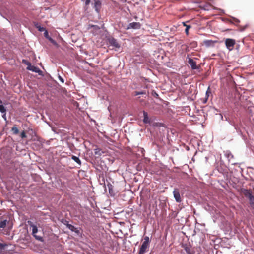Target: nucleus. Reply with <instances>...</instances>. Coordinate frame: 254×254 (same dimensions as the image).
Returning <instances> with one entry per match:
<instances>
[{
    "mask_svg": "<svg viewBox=\"0 0 254 254\" xmlns=\"http://www.w3.org/2000/svg\"><path fill=\"white\" fill-rule=\"evenodd\" d=\"M143 241L141 244L139 250L138 251V254H144L149 250L150 246V241L148 236H145L143 239Z\"/></svg>",
    "mask_w": 254,
    "mask_h": 254,
    "instance_id": "nucleus-1",
    "label": "nucleus"
},
{
    "mask_svg": "<svg viewBox=\"0 0 254 254\" xmlns=\"http://www.w3.org/2000/svg\"><path fill=\"white\" fill-rule=\"evenodd\" d=\"M225 44L227 48L229 51H232L236 44V41L234 39L227 38L225 40Z\"/></svg>",
    "mask_w": 254,
    "mask_h": 254,
    "instance_id": "nucleus-2",
    "label": "nucleus"
},
{
    "mask_svg": "<svg viewBox=\"0 0 254 254\" xmlns=\"http://www.w3.org/2000/svg\"><path fill=\"white\" fill-rule=\"evenodd\" d=\"M244 194L249 199L250 205L254 204V196L252 194L251 190H246Z\"/></svg>",
    "mask_w": 254,
    "mask_h": 254,
    "instance_id": "nucleus-3",
    "label": "nucleus"
},
{
    "mask_svg": "<svg viewBox=\"0 0 254 254\" xmlns=\"http://www.w3.org/2000/svg\"><path fill=\"white\" fill-rule=\"evenodd\" d=\"M38 228L37 226L35 225V226L32 227V235L33 237L37 240L40 242H43L44 239L42 236H38L36 235V233L38 232Z\"/></svg>",
    "mask_w": 254,
    "mask_h": 254,
    "instance_id": "nucleus-4",
    "label": "nucleus"
},
{
    "mask_svg": "<svg viewBox=\"0 0 254 254\" xmlns=\"http://www.w3.org/2000/svg\"><path fill=\"white\" fill-rule=\"evenodd\" d=\"M173 195L174 198L177 202H181L182 201L181 196L180 194L179 190L178 189L175 188L173 191Z\"/></svg>",
    "mask_w": 254,
    "mask_h": 254,
    "instance_id": "nucleus-5",
    "label": "nucleus"
},
{
    "mask_svg": "<svg viewBox=\"0 0 254 254\" xmlns=\"http://www.w3.org/2000/svg\"><path fill=\"white\" fill-rule=\"evenodd\" d=\"M140 27H141V24L139 22H134L130 23L128 25L127 29H140Z\"/></svg>",
    "mask_w": 254,
    "mask_h": 254,
    "instance_id": "nucleus-6",
    "label": "nucleus"
},
{
    "mask_svg": "<svg viewBox=\"0 0 254 254\" xmlns=\"http://www.w3.org/2000/svg\"><path fill=\"white\" fill-rule=\"evenodd\" d=\"M109 42L110 44L114 48H119L120 47V45L119 44L117 40L114 38L109 39Z\"/></svg>",
    "mask_w": 254,
    "mask_h": 254,
    "instance_id": "nucleus-7",
    "label": "nucleus"
},
{
    "mask_svg": "<svg viewBox=\"0 0 254 254\" xmlns=\"http://www.w3.org/2000/svg\"><path fill=\"white\" fill-rule=\"evenodd\" d=\"M101 7V2L100 0H94V8L97 12H100Z\"/></svg>",
    "mask_w": 254,
    "mask_h": 254,
    "instance_id": "nucleus-8",
    "label": "nucleus"
},
{
    "mask_svg": "<svg viewBox=\"0 0 254 254\" xmlns=\"http://www.w3.org/2000/svg\"><path fill=\"white\" fill-rule=\"evenodd\" d=\"M27 64L28 65L27 69L32 71L33 72H35L36 73H38L40 71V70L39 68L37 67H36L34 65H32L30 64V63L28 62L27 63Z\"/></svg>",
    "mask_w": 254,
    "mask_h": 254,
    "instance_id": "nucleus-9",
    "label": "nucleus"
},
{
    "mask_svg": "<svg viewBox=\"0 0 254 254\" xmlns=\"http://www.w3.org/2000/svg\"><path fill=\"white\" fill-rule=\"evenodd\" d=\"M188 63L190 65L191 68L192 69H196L198 68V67L196 65V62L192 59L189 58Z\"/></svg>",
    "mask_w": 254,
    "mask_h": 254,
    "instance_id": "nucleus-10",
    "label": "nucleus"
},
{
    "mask_svg": "<svg viewBox=\"0 0 254 254\" xmlns=\"http://www.w3.org/2000/svg\"><path fill=\"white\" fill-rule=\"evenodd\" d=\"M143 122L144 123H150V120L148 117L147 112L143 111Z\"/></svg>",
    "mask_w": 254,
    "mask_h": 254,
    "instance_id": "nucleus-11",
    "label": "nucleus"
},
{
    "mask_svg": "<svg viewBox=\"0 0 254 254\" xmlns=\"http://www.w3.org/2000/svg\"><path fill=\"white\" fill-rule=\"evenodd\" d=\"M184 249L187 254H194V251L190 247H185Z\"/></svg>",
    "mask_w": 254,
    "mask_h": 254,
    "instance_id": "nucleus-12",
    "label": "nucleus"
},
{
    "mask_svg": "<svg viewBox=\"0 0 254 254\" xmlns=\"http://www.w3.org/2000/svg\"><path fill=\"white\" fill-rule=\"evenodd\" d=\"M215 42V41L209 40L204 41V44L207 47L213 46Z\"/></svg>",
    "mask_w": 254,
    "mask_h": 254,
    "instance_id": "nucleus-13",
    "label": "nucleus"
},
{
    "mask_svg": "<svg viewBox=\"0 0 254 254\" xmlns=\"http://www.w3.org/2000/svg\"><path fill=\"white\" fill-rule=\"evenodd\" d=\"M67 226L68 228V229H70V230H71L72 231L75 232L77 233L78 232V231L77 230V229L71 224H67Z\"/></svg>",
    "mask_w": 254,
    "mask_h": 254,
    "instance_id": "nucleus-14",
    "label": "nucleus"
},
{
    "mask_svg": "<svg viewBox=\"0 0 254 254\" xmlns=\"http://www.w3.org/2000/svg\"><path fill=\"white\" fill-rule=\"evenodd\" d=\"M71 158L79 165H81V162L78 157H76L74 155H72Z\"/></svg>",
    "mask_w": 254,
    "mask_h": 254,
    "instance_id": "nucleus-15",
    "label": "nucleus"
},
{
    "mask_svg": "<svg viewBox=\"0 0 254 254\" xmlns=\"http://www.w3.org/2000/svg\"><path fill=\"white\" fill-rule=\"evenodd\" d=\"M7 221L6 220L1 221L0 222V228H4L5 227L6 224H7Z\"/></svg>",
    "mask_w": 254,
    "mask_h": 254,
    "instance_id": "nucleus-16",
    "label": "nucleus"
},
{
    "mask_svg": "<svg viewBox=\"0 0 254 254\" xmlns=\"http://www.w3.org/2000/svg\"><path fill=\"white\" fill-rule=\"evenodd\" d=\"M6 110L5 107L2 105H0V112L2 113H5Z\"/></svg>",
    "mask_w": 254,
    "mask_h": 254,
    "instance_id": "nucleus-17",
    "label": "nucleus"
},
{
    "mask_svg": "<svg viewBox=\"0 0 254 254\" xmlns=\"http://www.w3.org/2000/svg\"><path fill=\"white\" fill-rule=\"evenodd\" d=\"M146 94V92L145 91H141V92L135 91L134 92V96H137L139 95H143V94Z\"/></svg>",
    "mask_w": 254,
    "mask_h": 254,
    "instance_id": "nucleus-18",
    "label": "nucleus"
},
{
    "mask_svg": "<svg viewBox=\"0 0 254 254\" xmlns=\"http://www.w3.org/2000/svg\"><path fill=\"white\" fill-rule=\"evenodd\" d=\"M81 1L85 3V6L86 7V8H87L90 3L91 0H81Z\"/></svg>",
    "mask_w": 254,
    "mask_h": 254,
    "instance_id": "nucleus-19",
    "label": "nucleus"
},
{
    "mask_svg": "<svg viewBox=\"0 0 254 254\" xmlns=\"http://www.w3.org/2000/svg\"><path fill=\"white\" fill-rule=\"evenodd\" d=\"M12 130L13 131L14 133L16 134H18L19 132L18 129L15 127H14L12 128Z\"/></svg>",
    "mask_w": 254,
    "mask_h": 254,
    "instance_id": "nucleus-20",
    "label": "nucleus"
},
{
    "mask_svg": "<svg viewBox=\"0 0 254 254\" xmlns=\"http://www.w3.org/2000/svg\"><path fill=\"white\" fill-rule=\"evenodd\" d=\"M37 28H38V30L40 32L45 31L46 29L44 27H42L40 26H37Z\"/></svg>",
    "mask_w": 254,
    "mask_h": 254,
    "instance_id": "nucleus-21",
    "label": "nucleus"
},
{
    "mask_svg": "<svg viewBox=\"0 0 254 254\" xmlns=\"http://www.w3.org/2000/svg\"><path fill=\"white\" fill-rule=\"evenodd\" d=\"M48 39L53 44L57 45L56 42L51 37H48Z\"/></svg>",
    "mask_w": 254,
    "mask_h": 254,
    "instance_id": "nucleus-22",
    "label": "nucleus"
},
{
    "mask_svg": "<svg viewBox=\"0 0 254 254\" xmlns=\"http://www.w3.org/2000/svg\"><path fill=\"white\" fill-rule=\"evenodd\" d=\"M6 246H7V245L6 244H2L0 243V249H3Z\"/></svg>",
    "mask_w": 254,
    "mask_h": 254,
    "instance_id": "nucleus-23",
    "label": "nucleus"
},
{
    "mask_svg": "<svg viewBox=\"0 0 254 254\" xmlns=\"http://www.w3.org/2000/svg\"><path fill=\"white\" fill-rule=\"evenodd\" d=\"M191 26L190 25L187 26L186 29H185V32L187 35H188L189 34V29L190 28Z\"/></svg>",
    "mask_w": 254,
    "mask_h": 254,
    "instance_id": "nucleus-24",
    "label": "nucleus"
},
{
    "mask_svg": "<svg viewBox=\"0 0 254 254\" xmlns=\"http://www.w3.org/2000/svg\"><path fill=\"white\" fill-rule=\"evenodd\" d=\"M27 223L28 224V225L30 226V227H33L34 226H35V225L33 224V223L31 221H27Z\"/></svg>",
    "mask_w": 254,
    "mask_h": 254,
    "instance_id": "nucleus-25",
    "label": "nucleus"
},
{
    "mask_svg": "<svg viewBox=\"0 0 254 254\" xmlns=\"http://www.w3.org/2000/svg\"><path fill=\"white\" fill-rule=\"evenodd\" d=\"M44 36L46 38H47L48 39V37H50L49 36V34H48V32L47 30H45V31L44 32Z\"/></svg>",
    "mask_w": 254,
    "mask_h": 254,
    "instance_id": "nucleus-26",
    "label": "nucleus"
},
{
    "mask_svg": "<svg viewBox=\"0 0 254 254\" xmlns=\"http://www.w3.org/2000/svg\"><path fill=\"white\" fill-rule=\"evenodd\" d=\"M21 136L22 138H25L26 137V135L24 132H22L21 134Z\"/></svg>",
    "mask_w": 254,
    "mask_h": 254,
    "instance_id": "nucleus-27",
    "label": "nucleus"
},
{
    "mask_svg": "<svg viewBox=\"0 0 254 254\" xmlns=\"http://www.w3.org/2000/svg\"><path fill=\"white\" fill-rule=\"evenodd\" d=\"M2 117L3 118V119L6 120V113H4V115H2Z\"/></svg>",
    "mask_w": 254,
    "mask_h": 254,
    "instance_id": "nucleus-28",
    "label": "nucleus"
},
{
    "mask_svg": "<svg viewBox=\"0 0 254 254\" xmlns=\"http://www.w3.org/2000/svg\"><path fill=\"white\" fill-rule=\"evenodd\" d=\"M183 25H184V26H185L186 27H187V26H188V25H187V24H186V23H185V22H183Z\"/></svg>",
    "mask_w": 254,
    "mask_h": 254,
    "instance_id": "nucleus-29",
    "label": "nucleus"
},
{
    "mask_svg": "<svg viewBox=\"0 0 254 254\" xmlns=\"http://www.w3.org/2000/svg\"><path fill=\"white\" fill-rule=\"evenodd\" d=\"M59 78H60V80H61L63 83H64V80H63V79H62L60 76L59 77Z\"/></svg>",
    "mask_w": 254,
    "mask_h": 254,
    "instance_id": "nucleus-30",
    "label": "nucleus"
},
{
    "mask_svg": "<svg viewBox=\"0 0 254 254\" xmlns=\"http://www.w3.org/2000/svg\"><path fill=\"white\" fill-rule=\"evenodd\" d=\"M25 60H23V63H25Z\"/></svg>",
    "mask_w": 254,
    "mask_h": 254,
    "instance_id": "nucleus-31",
    "label": "nucleus"
},
{
    "mask_svg": "<svg viewBox=\"0 0 254 254\" xmlns=\"http://www.w3.org/2000/svg\"><path fill=\"white\" fill-rule=\"evenodd\" d=\"M155 95L158 96V94L157 93H155Z\"/></svg>",
    "mask_w": 254,
    "mask_h": 254,
    "instance_id": "nucleus-32",
    "label": "nucleus"
},
{
    "mask_svg": "<svg viewBox=\"0 0 254 254\" xmlns=\"http://www.w3.org/2000/svg\"><path fill=\"white\" fill-rule=\"evenodd\" d=\"M155 95L158 96V94L157 93H155Z\"/></svg>",
    "mask_w": 254,
    "mask_h": 254,
    "instance_id": "nucleus-33",
    "label": "nucleus"
}]
</instances>
